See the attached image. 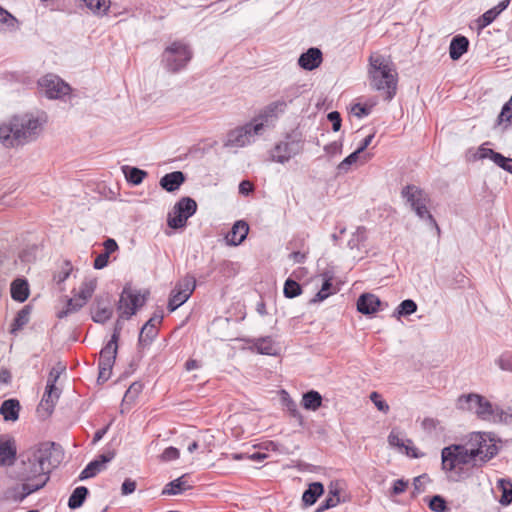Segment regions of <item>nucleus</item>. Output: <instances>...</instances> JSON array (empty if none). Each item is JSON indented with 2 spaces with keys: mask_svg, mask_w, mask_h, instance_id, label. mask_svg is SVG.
I'll return each instance as SVG.
<instances>
[{
  "mask_svg": "<svg viewBox=\"0 0 512 512\" xmlns=\"http://www.w3.org/2000/svg\"><path fill=\"white\" fill-rule=\"evenodd\" d=\"M360 153L355 150L353 153L348 155L343 161H341L337 167L340 172H347L350 166L357 162Z\"/></svg>",
  "mask_w": 512,
  "mask_h": 512,
  "instance_id": "50",
  "label": "nucleus"
},
{
  "mask_svg": "<svg viewBox=\"0 0 512 512\" xmlns=\"http://www.w3.org/2000/svg\"><path fill=\"white\" fill-rule=\"evenodd\" d=\"M197 210V203L190 197L181 198L173 207V210L168 214V226L173 229L183 228L186 225L188 218L195 214Z\"/></svg>",
  "mask_w": 512,
  "mask_h": 512,
  "instance_id": "11",
  "label": "nucleus"
},
{
  "mask_svg": "<svg viewBox=\"0 0 512 512\" xmlns=\"http://www.w3.org/2000/svg\"><path fill=\"white\" fill-rule=\"evenodd\" d=\"M332 291V278L331 277H325L324 281L322 283L321 289L318 291V293L314 296V298L311 300V302H321L328 298Z\"/></svg>",
  "mask_w": 512,
  "mask_h": 512,
  "instance_id": "40",
  "label": "nucleus"
},
{
  "mask_svg": "<svg viewBox=\"0 0 512 512\" xmlns=\"http://www.w3.org/2000/svg\"><path fill=\"white\" fill-rule=\"evenodd\" d=\"M263 134V123L254 119L228 132L225 147H245L255 142L256 137Z\"/></svg>",
  "mask_w": 512,
  "mask_h": 512,
  "instance_id": "7",
  "label": "nucleus"
},
{
  "mask_svg": "<svg viewBox=\"0 0 512 512\" xmlns=\"http://www.w3.org/2000/svg\"><path fill=\"white\" fill-rule=\"evenodd\" d=\"M407 456L412 458H421L424 456L423 453L418 452V449L413 445L412 440L406 439L405 446L403 447V451Z\"/></svg>",
  "mask_w": 512,
  "mask_h": 512,
  "instance_id": "57",
  "label": "nucleus"
},
{
  "mask_svg": "<svg viewBox=\"0 0 512 512\" xmlns=\"http://www.w3.org/2000/svg\"><path fill=\"white\" fill-rule=\"evenodd\" d=\"M406 439L400 437V434L395 430H392L388 436V443L392 447H397L400 451H403Z\"/></svg>",
  "mask_w": 512,
  "mask_h": 512,
  "instance_id": "52",
  "label": "nucleus"
},
{
  "mask_svg": "<svg viewBox=\"0 0 512 512\" xmlns=\"http://www.w3.org/2000/svg\"><path fill=\"white\" fill-rule=\"evenodd\" d=\"M322 60L321 50L316 47H311L300 55L298 65L304 70L312 71L321 65Z\"/></svg>",
  "mask_w": 512,
  "mask_h": 512,
  "instance_id": "22",
  "label": "nucleus"
},
{
  "mask_svg": "<svg viewBox=\"0 0 512 512\" xmlns=\"http://www.w3.org/2000/svg\"><path fill=\"white\" fill-rule=\"evenodd\" d=\"M179 457V450L175 447L166 448L161 454V460L163 461H171L175 460Z\"/></svg>",
  "mask_w": 512,
  "mask_h": 512,
  "instance_id": "62",
  "label": "nucleus"
},
{
  "mask_svg": "<svg viewBox=\"0 0 512 512\" xmlns=\"http://www.w3.org/2000/svg\"><path fill=\"white\" fill-rule=\"evenodd\" d=\"M85 304H86V302H84L81 298H79L76 295L67 301L66 308L64 310H62L61 312H59L58 317L63 318V317L68 316L71 313L77 312Z\"/></svg>",
  "mask_w": 512,
  "mask_h": 512,
  "instance_id": "38",
  "label": "nucleus"
},
{
  "mask_svg": "<svg viewBox=\"0 0 512 512\" xmlns=\"http://www.w3.org/2000/svg\"><path fill=\"white\" fill-rule=\"evenodd\" d=\"M20 403L17 399H7L0 407V414L5 421H16L19 418Z\"/></svg>",
  "mask_w": 512,
  "mask_h": 512,
  "instance_id": "27",
  "label": "nucleus"
},
{
  "mask_svg": "<svg viewBox=\"0 0 512 512\" xmlns=\"http://www.w3.org/2000/svg\"><path fill=\"white\" fill-rule=\"evenodd\" d=\"M417 311V304L412 299L403 300L396 310L394 311V316L400 318L402 316H409Z\"/></svg>",
  "mask_w": 512,
  "mask_h": 512,
  "instance_id": "37",
  "label": "nucleus"
},
{
  "mask_svg": "<svg viewBox=\"0 0 512 512\" xmlns=\"http://www.w3.org/2000/svg\"><path fill=\"white\" fill-rule=\"evenodd\" d=\"M330 495L327 499L320 505L318 511H324L333 507H336L340 503L339 491L337 489H333L330 487L329 491Z\"/></svg>",
  "mask_w": 512,
  "mask_h": 512,
  "instance_id": "44",
  "label": "nucleus"
},
{
  "mask_svg": "<svg viewBox=\"0 0 512 512\" xmlns=\"http://www.w3.org/2000/svg\"><path fill=\"white\" fill-rule=\"evenodd\" d=\"M92 319L96 323H105L113 315V308L110 305L109 296L97 297L91 307Z\"/></svg>",
  "mask_w": 512,
  "mask_h": 512,
  "instance_id": "18",
  "label": "nucleus"
},
{
  "mask_svg": "<svg viewBox=\"0 0 512 512\" xmlns=\"http://www.w3.org/2000/svg\"><path fill=\"white\" fill-rule=\"evenodd\" d=\"M72 266L69 262H65L61 271L54 276L55 281L60 284L63 283L70 275Z\"/></svg>",
  "mask_w": 512,
  "mask_h": 512,
  "instance_id": "60",
  "label": "nucleus"
},
{
  "mask_svg": "<svg viewBox=\"0 0 512 512\" xmlns=\"http://www.w3.org/2000/svg\"><path fill=\"white\" fill-rule=\"evenodd\" d=\"M195 287L196 281L194 277H185L183 280L179 281L169 297L167 305L169 312H174L183 305L190 298Z\"/></svg>",
  "mask_w": 512,
  "mask_h": 512,
  "instance_id": "13",
  "label": "nucleus"
},
{
  "mask_svg": "<svg viewBox=\"0 0 512 512\" xmlns=\"http://www.w3.org/2000/svg\"><path fill=\"white\" fill-rule=\"evenodd\" d=\"M407 456L412 458H421L424 456L423 453L418 452V449L413 445L412 440L406 439L405 446L403 447V451Z\"/></svg>",
  "mask_w": 512,
  "mask_h": 512,
  "instance_id": "56",
  "label": "nucleus"
},
{
  "mask_svg": "<svg viewBox=\"0 0 512 512\" xmlns=\"http://www.w3.org/2000/svg\"><path fill=\"white\" fill-rule=\"evenodd\" d=\"M59 397L60 391L56 385L47 383L38 411L44 410L48 415L51 414Z\"/></svg>",
  "mask_w": 512,
  "mask_h": 512,
  "instance_id": "23",
  "label": "nucleus"
},
{
  "mask_svg": "<svg viewBox=\"0 0 512 512\" xmlns=\"http://www.w3.org/2000/svg\"><path fill=\"white\" fill-rule=\"evenodd\" d=\"M0 22L7 26H14L16 18L0 6Z\"/></svg>",
  "mask_w": 512,
  "mask_h": 512,
  "instance_id": "63",
  "label": "nucleus"
},
{
  "mask_svg": "<svg viewBox=\"0 0 512 512\" xmlns=\"http://www.w3.org/2000/svg\"><path fill=\"white\" fill-rule=\"evenodd\" d=\"M498 14L496 9H489L487 10L479 19L477 20L478 26L480 29L485 28L486 26L490 25L496 18Z\"/></svg>",
  "mask_w": 512,
  "mask_h": 512,
  "instance_id": "48",
  "label": "nucleus"
},
{
  "mask_svg": "<svg viewBox=\"0 0 512 512\" xmlns=\"http://www.w3.org/2000/svg\"><path fill=\"white\" fill-rule=\"evenodd\" d=\"M118 351L117 335H112L111 339L101 349L99 354V382H106L112 373V368L115 363L116 355Z\"/></svg>",
  "mask_w": 512,
  "mask_h": 512,
  "instance_id": "12",
  "label": "nucleus"
},
{
  "mask_svg": "<svg viewBox=\"0 0 512 512\" xmlns=\"http://www.w3.org/2000/svg\"><path fill=\"white\" fill-rule=\"evenodd\" d=\"M162 319V315H154L144 324L138 339L140 345H148L156 338L158 335L157 325L161 323Z\"/></svg>",
  "mask_w": 512,
  "mask_h": 512,
  "instance_id": "20",
  "label": "nucleus"
},
{
  "mask_svg": "<svg viewBox=\"0 0 512 512\" xmlns=\"http://www.w3.org/2000/svg\"><path fill=\"white\" fill-rule=\"evenodd\" d=\"M249 226L245 221L239 220L234 223L231 231L226 235L227 244L237 246L241 244L247 237Z\"/></svg>",
  "mask_w": 512,
  "mask_h": 512,
  "instance_id": "24",
  "label": "nucleus"
},
{
  "mask_svg": "<svg viewBox=\"0 0 512 512\" xmlns=\"http://www.w3.org/2000/svg\"><path fill=\"white\" fill-rule=\"evenodd\" d=\"M401 195L420 219L427 221L438 233L440 232L435 218L427 208L430 198L423 189L415 185H406L403 187Z\"/></svg>",
  "mask_w": 512,
  "mask_h": 512,
  "instance_id": "6",
  "label": "nucleus"
},
{
  "mask_svg": "<svg viewBox=\"0 0 512 512\" xmlns=\"http://www.w3.org/2000/svg\"><path fill=\"white\" fill-rule=\"evenodd\" d=\"M366 240V229L365 227H357L352 238L349 240L348 245L351 249L358 247L359 243Z\"/></svg>",
  "mask_w": 512,
  "mask_h": 512,
  "instance_id": "49",
  "label": "nucleus"
},
{
  "mask_svg": "<svg viewBox=\"0 0 512 512\" xmlns=\"http://www.w3.org/2000/svg\"><path fill=\"white\" fill-rule=\"evenodd\" d=\"M481 467L475 460L467 445L451 444L441 451V468L453 480L469 476L471 468Z\"/></svg>",
  "mask_w": 512,
  "mask_h": 512,
  "instance_id": "3",
  "label": "nucleus"
},
{
  "mask_svg": "<svg viewBox=\"0 0 512 512\" xmlns=\"http://www.w3.org/2000/svg\"><path fill=\"white\" fill-rule=\"evenodd\" d=\"M465 444L481 467L498 454V446L491 433L473 432Z\"/></svg>",
  "mask_w": 512,
  "mask_h": 512,
  "instance_id": "5",
  "label": "nucleus"
},
{
  "mask_svg": "<svg viewBox=\"0 0 512 512\" xmlns=\"http://www.w3.org/2000/svg\"><path fill=\"white\" fill-rule=\"evenodd\" d=\"M301 93L300 86L291 85L282 92L279 100L285 102V107L287 108L289 104L293 103V101L301 95Z\"/></svg>",
  "mask_w": 512,
  "mask_h": 512,
  "instance_id": "39",
  "label": "nucleus"
},
{
  "mask_svg": "<svg viewBox=\"0 0 512 512\" xmlns=\"http://www.w3.org/2000/svg\"><path fill=\"white\" fill-rule=\"evenodd\" d=\"M40 129L38 118L32 115L14 116L8 123L0 125V142L7 148L24 145L35 140Z\"/></svg>",
  "mask_w": 512,
  "mask_h": 512,
  "instance_id": "2",
  "label": "nucleus"
},
{
  "mask_svg": "<svg viewBox=\"0 0 512 512\" xmlns=\"http://www.w3.org/2000/svg\"><path fill=\"white\" fill-rule=\"evenodd\" d=\"M494 163L503 170L512 174V158H508L502 154H499L497 156V160H494Z\"/></svg>",
  "mask_w": 512,
  "mask_h": 512,
  "instance_id": "59",
  "label": "nucleus"
},
{
  "mask_svg": "<svg viewBox=\"0 0 512 512\" xmlns=\"http://www.w3.org/2000/svg\"><path fill=\"white\" fill-rule=\"evenodd\" d=\"M29 296L28 283L24 279H16L11 284V297L18 302H24Z\"/></svg>",
  "mask_w": 512,
  "mask_h": 512,
  "instance_id": "30",
  "label": "nucleus"
},
{
  "mask_svg": "<svg viewBox=\"0 0 512 512\" xmlns=\"http://www.w3.org/2000/svg\"><path fill=\"white\" fill-rule=\"evenodd\" d=\"M190 485L185 480V476H181L168 484L164 487L162 494L164 495H178L184 492L185 490L189 489Z\"/></svg>",
  "mask_w": 512,
  "mask_h": 512,
  "instance_id": "33",
  "label": "nucleus"
},
{
  "mask_svg": "<svg viewBox=\"0 0 512 512\" xmlns=\"http://www.w3.org/2000/svg\"><path fill=\"white\" fill-rule=\"evenodd\" d=\"M500 153L498 152H495L494 150L490 149V148H486L484 147V145H481L479 148H478V151H477V157L479 159H486V158H489L491 159L493 162L494 160H497V156L499 155Z\"/></svg>",
  "mask_w": 512,
  "mask_h": 512,
  "instance_id": "55",
  "label": "nucleus"
},
{
  "mask_svg": "<svg viewBox=\"0 0 512 512\" xmlns=\"http://www.w3.org/2000/svg\"><path fill=\"white\" fill-rule=\"evenodd\" d=\"M304 148V143L301 139L287 134L285 138L270 150V160L272 162L285 164L293 157L299 155Z\"/></svg>",
  "mask_w": 512,
  "mask_h": 512,
  "instance_id": "9",
  "label": "nucleus"
},
{
  "mask_svg": "<svg viewBox=\"0 0 512 512\" xmlns=\"http://www.w3.org/2000/svg\"><path fill=\"white\" fill-rule=\"evenodd\" d=\"M17 455L15 441L12 438L0 436V466H11Z\"/></svg>",
  "mask_w": 512,
  "mask_h": 512,
  "instance_id": "21",
  "label": "nucleus"
},
{
  "mask_svg": "<svg viewBox=\"0 0 512 512\" xmlns=\"http://www.w3.org/2000/svg\"><path fill=\"white\" fill-rule=\"evenodd\" d=\"M142 389L143 384L141 382L136 381L132 383L123 397V403H132L138 397Z\"/></svg>",
  "mask_w": 512,
  "mask_h": 512,
  "instance_id": "45",
  "label": "nucleus"
},
{
  "mask_svg": "<svg viewBox=\"0 0 512 512\" xmlns=\"http://www.w3.org/2000/svg\"><path fill=\"white\" fill-rule=\"evenodd\" d=\"M115 457L114 451H108L98 456L97 459L91 461L80 473L79 479L85 480L94 477L105 468V464Z\"/></svg>",
  "mask_w": 512,
  "mask_h": 512,
  "instance_id": "19",
  "label": "nucleus"
},
{
  "mask_svg": "<svg viewBox=\"0 0 512 512\" xmlns=\"http://www.w3.org/2000/svg\"><path fill=\"white\" fill-rule=\"evenodd\" d=\"M38 83L49 99H60L71 92L69 84L54 74L43 76Z\"/></svg>",
  "mask_w": 512,
  "mask_h": 512,
  "instance_id": "14",
  "label": "nucleus"
},
{
  "mask_svg": "<svg viewBox=\"0 0 512 512\" xmlns=\"http://www.w3.org/2000/svg\"><path fill=\"white\" fill-rule=\"evenodd\" d=\"M191 58L192 51L189 46L176 41L164 50L162 62L168 71L176 73L185 68Z\"/></svg>",
  "mask_w": 512,
  "mask_h": 512,
  "instance_id": "8",
  "label": "nucleus"
},
{
  "mask_svg": "<svg viewBox=\"0 0 512 512\" xmlns=\"http://www.w3.org/2000/svg\"><path fill=\"white\" fill-rule=\"evenodd\" d=\"M467 397H468V394L467 395H461L458 398V401H457L458 408L463 409V410H468V411L476 412L478 404H476L475 401L466 400Z\"/></svg>",
  "mask_w": 512,
  "mask_h": 512,
  "instance_id": "53",
  "label": "nucleus"
},
{
  "mask_svg": "<svg viewBox=\"0 0 512 512\" xmlns=\"http://www.w3.org/2000/svg\"><path fill=\"white\" fill-rule=\"evenodd\" d=\"M122 171L126 180L133 185H140L148 175L146 171L128 165L122 166Z\"/></svg>",
  "mask_w": 512,
  "mask_h": 512,
  "instance_id": "32",
  "label": "nucleus"
},
{
  "mask_svg": "<svg viewBox=\"0 0 512 512\" xmlns=\"http://www.w3.org/2000/svg\"><path fill=\"white\" fill-rule=\"evenodd\" d=\"M368 78L373 89L386 93L387 100H391L395 96L398 73L389 58L378 53L370 55Z\"/></svg>",
  "mask_w": 512,
  "mask_h": 512,
  "instance_id": "4",
  "label": "nucleus"
},
{
  "mask_svg": "<svg viewBox=\"0 0 512 512\" xmlns=\"http://www.w3.org/2000/svg\"><path fill=\"white\" fill-rule=\"evenodd\" d=\"M11 477L21 483L7 488L4 495L7 500L15 503H21L32 493L42 489L49 480L44 468L31 455L15 467Z\"/></svg>",
  "mask_w": 512,
  "mask_h": 512,
  "instance_id": "1",
  "label": "nucleus"
},
{
  "mask_svg": "<svg viewBox=\"0 0 512 512\" xmlns=\"http://www.w3.org/2000/svg\"><path fill=\"white\" fill-rule=\"evenodd\" d=\"M185 181V175L181 171H174L171 173L165 174L160 179V186L162 189L166 190L167 192H174L184 183Z\"/></svg>",
  "mask_w": 512,
  "mask_h": 512,
  "instance_id": "26",
  "label": "nucleus"
},
{
  "mask_svg": "<svg viewBox=\"0 0 512 512\" xmlns=\"http://www.w3.org/2000/svg\"><path fill=\"white\" fill-rule=\"evenodd\" d=\"M254 347L260 354L276 355L277 346L271 337L259 338L255 341Z\"/></svg>",
  "mask_w": 512,
  "mask_h": 512,
  "instance_id": "34",
  "label": "nucleus"
},
{
  "mask_svg": "<svg viewBox=\"0 0 512 512\" xmlns=\"http://www.w3.org/2000/svg\"><path fill=\"white\" fill-rule=\"evenodd\" d=\"M302 292L301 286L293 279L288 278L284 283L283 293L286 298H295Z\"/></svg>",
  "mask_w": 512,
  "mask_h": 512,
  "instance_id": "42",
  "label": "nucleus"
},
{
  "mask_svg": "<svg viewBox=\"0 0 512 512\" xmlns=\"http://www.w3.org/2000/svg\"><path fill=\"white\" fill-rule=\"evenodd\" d=\"M95 289H96V280L95 279L86 280L82 283L77 296L79 298H81L84 302L87 303V301L92 297Z\"/></svg>",
  "mask_w": 512,
  "mask_h": 512,
  "instance_id": "41",
  "label": "nucleus"
},
{
  "mask_svg": "<svg viewBox=\"0 0 512 512\" xmlns=\"http://www.w3.org/2000/svg\"><path fill=\"white\" fill-rule=\"evenodd\" d=\"M408 486V482L404 481L403 479H398L394 481L391 495H399L403 493Z\"/></svg>",
  "mask_w": 512,
  "mask_h": 512,
  "instance_id": "64",
  "label": "nucleus"
},
{
  "mask_svg": "<svg viewBox=\"0 0 512 512\" xmlns=\"http://www.w3.org/2000/svg\"><path fill=\"white\" fill-rule=\"evenodd\" d=\"M496 365L502 370L506 372L512 373V353L504 352L502 353L496 360Z\"/></svg>",
  "mask_w": 512,
  "mask_h": 512,
  "instance_id": "46",
  "label": "nucleus"
},
{
  "mask_svg": "<svg viewBox=\"0 0 512 512\" xmlns=\"http://www.w3.org/2000/svg\"><path fill=\"white\" fill-rule=\"evenodd\" d=\"M512 117V96L509 101L504 104L502 110L498 116V123H502L504 120H509Z\"/></svg>",
  "mask_w": 512,
  "mask_h": 512,
  "instance_id": "58",
  "label": "nucleus"
},
{
  "mask_svg": "<svg viewBox=\"0 0 512 512\" xmlns=\"http://www.w3.org/2000/svg\"><path fill=\"white\" fill-rule=\"evenodd\" d=\"M469 41L465 36H456L450 42L449 54L452 60H458L467 52Z\"/></svg>",
  "mask_w": 512,
  "mask_h": 512,
  "instance_id": "28",
  "label": "nucleus"
},
{
  "mask_svg": "<svg viewBox=\"0 0 512 512\" xmlns=\"http://www.w3.org/2000/svg\"><path fill=\"white\" fill-rule=\"evenodd\" d=\"M429 508L434 512H447L448 508L443 497L433 496L429 501Z\"/></svg>",
  "mask_w": 512,
  "mask_h": 512,
  "instance_id": "47",
  "label": "nucleus"
},
{
  "mask_svg": "<svg viewBox=\"0 0 512 512\" xmlns=\"http://www.w3.org/2000/svg\"><path fill=\"white\" fill-rule=\"evenodd\" d=\"M65 370L66 366L64 364H62L61 362L57 363V365L51 369L48 375L47 383L56 385L57 380Z\"/></svg>",
  "mask_w": 512,
  "mask_h": 512,
  "instance_id": "51",
  "label": "nucleus"
},
{
  "mask_svg": "<svg viewBox=\"0 0 512 512\" xmlns=\"http://www.w3.org/2000/svg\"><path fill=\"white\" fill-rule=\"evenodd\" d=\"M144 303V296L125 288L120 295L117 307L119 317L123 319H129L136 313L139 307L144 305Z\"/></svg>",
  "mask_w": 512,
  "mask_h": 512,
  "instance_id": "15",
  "label": "nucleus"
},
{
  "mask_svg": "<svg viewBox=\"0 0 512 512\" xmlns=\"http://www.w3.org/2000/svg\"><path fill=\"white\" fill-rule=\"evenodd\" d=\"M324 487L320 482L311 483L302 495V501L306 506L313 505L323 494Z\"/></svg>",
  "mask_w": 512,
  "mask_h": 512,
  "instance_id": "29",
  "label": "nucleus"
},
{
  "mask_svg": "<svg viewBox=\"0 0 512 512\" xmlns=\"http://www.w3.org/2000/svg\"><path fill=\"white\" fill-rule=\"evenodd\" d=\"M29 316H30V308L28 306H25L22 308L16 315L13 323L12 331H16L21 329L23 326H25L29 322Z\"/></svg>",
  "mask_w": 512,
  "mask_h": 512,
  "instance_id": "43",
  "label": "nucleus"
},
{
  "mask_svg": "<svg viewBox=\"0 0 512 512\" xmlns=\"http://www.w3.org/2000/svg\"><path fill=\"white\" fill-rule=\"evenodd\" d=\"M321 404L322 396L317 391H308L302 397V405L307 410L315 411L321 406Z\"/></svg>",
  "mask_w": 512,
  "mask_h": 512,
  "instance_id": "36",
  "label": "nucleus"
},
{
  "mask_svg": "<svg viewBox=\"0 0 512 512\" xmlns=\"http://www.w3.org/2000/svg\"><path fill=\"white\" fill-rule=\"evenodd\" d=\"M89 494L85 486H79L74 489L68 500V507L72 510L81 507Z\"/></svg>",
  "mask_w": 512,
  "mask_h": 512,
  "instance_id": "35",
  "label": "nucleus"
},
{
  "mask_svg": "<svg viewBox=\"0 0 512 512\" xmlns=\"http://www.w3.org/2000/svg\"><path fill=\"white\" fill-rule=\"evenodd\" d=\"M497 487L501 490L502 495L499 503L502 506H508L512 503V481L509 478H500L497 480Z\"/></svg>",
  "mask_w": 512,
  "mask_h": 512,
  "instance_id": "31",
  "label": "nucleus"
},
{
  "mask_svg": "<svg viewBox=\"0 0 512 512\" xmlns=\"http://www.w3.org/2000/svg\"><path fill=\"white\" fill-rule=\"evenodd\" d=\"M370 400L374 403L379 411L384 413L389 411V405L381 399V396L377 392H372L370 394Z\"/></svg>",
  "mask_w": 512,
  "mask_h": 512,
  "instance_id": "54",
  "label": "nucleus"
},
{
  "mask_svg": "<svg viewBox=\"0 0 512 512\" xmlns=\"http://www.w3.org/2000/svg\"><path fill=\"white\" fill-rule=\"evenodd\" d=\"M381 304L380 299L374 294L364 293L357 301V309L362 314H373L378 311Z\"/></svg>",
  "mask_w": 512,
  "mask_h": 512,
  "instance_id": "25",
  "label": "nucleus"
},
{
  "mask_svg": "<svg viewBox=\"0 0 512 512\" xmlns=\"http://www.w3.org/2000/svg\"><path fill=\"white\" fill-rule=\"evenodd\" d=\"M285 102L279 99L269 103L261 112L253 119L257 123H263V129L273 123L278 117L286 111Z\"/></svg>",
  "mask_w": 512,
  "mask_h": 512,
  "instance_id": "17",
  "label": "nucleus"
},
{
  "mask_svg": "<svg viewBox=\"0 0 512 512\" xmlns=\"http://www.w3.org/2000/svg\"><path fill=\"white\" fill-rule=\"evenodd\" d=\"M328 120L332 123V129L333 131L337 132L341 128V116L339 112L332 111L327 115Z\"/></svg>",
  "mask_w": 512,
  "mask_h": 512,
  "instance_id": "61",
  "label": "nucleus"
},
{
  "mask_svg": "<svg viewBox=\"0 0 512 512\" xmlns=\"http://www.w3.org/2000/svg\"><path fill=\"white\" fill-rule=\"evenodd\" d=\"M35 461L44 468L49 476L51 470L57 467L63 458L61 447L54 442L41 443L31 454Z\"/></svg>",
  "mask_w": 512,
  "mask_h": 512,
  "instance_id": "10",
  "label": "nucleus"
},
{
  "mask_svg": "<svg viewBox=\"0 0 512 512\" xmlns=\"http://www.w3.org/2000/svg\"><path fill=\"white\" fill-rule=\"evenodd\" d=\"M466 400L475 401L478 404L476 414L482 420L496 421L501 419L503 411L499 407H494L490 401L479 394L470 393Z\"/></svg>",
  "mask_w": 512,
  "mask_h": 512,
  "instance_id": "16",
  "label": "nucleus"
}]
</instances>
